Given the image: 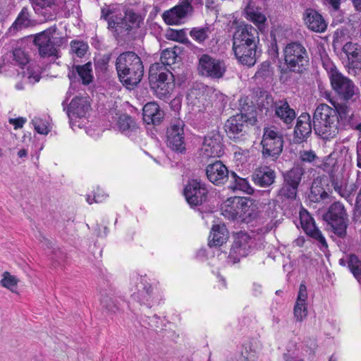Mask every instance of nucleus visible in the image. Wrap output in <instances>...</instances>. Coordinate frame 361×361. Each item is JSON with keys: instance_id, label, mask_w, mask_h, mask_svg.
<instances>
[{"instance_id": "nucleus-1", "label": "nucleus", "mask_w": 361, "mask_h": 361, "mask_svg": "<svg viewBox=\"0 0 361 361\" xmlns=\"http://www.w3.org/2000/svg\"><path fill=\"white\" fill-rule=\"evenodd\" d=\"M115 68L121 82L128 89H133L141 81L144 66L140 57L134 51L121 53L116 58Z\"/></svg>"}, {"instance_id": "nucleus-2", "label": "nucleus", "mask_w": 361, "mask_h": 361, "mask_svg": "<svg viewBox=\"0 0 361 361\" xmlns=\"http://www.w3.org/2000/svg\"><path fill=\"white\" fill-rule=\"evenodd\" d=\"M312 122L314 133L324 140H330L338 133L336 113L326 104H320L317 106Z\"/></svg>"}, {"instance_id": "nucleus-3", "label": "nucleus", "mask_w": 361, "mask_h": 361, "mask_svg": "<svg viewBox=\"0 0 361 361\" xmlns=\"http://www.w3.org/2000/svg\"><path fill=\"white\" fill-rule=\"evenodd\" d=\"M283 56L286 67L282 73L292 72L302 74L310 66V54L305 46L300 41H291L283 48Z\"/></svg>"}, {"instance_id": "nucleus-4", "label": "nucleus", "mask_w": 361, "mask_h": 361, "mask_svg": "<svg viewBox=\"0 0 361 361\" xmlns=\"http://www.w3.org/2000/svg\"><path fill=\"white\" fill-rule=\"evenodd\" d=\"M304 173V169L299 166L283 173V183L276 194V201L283 207L296 200L298 188Z\"/></svg>"}, {"instance_id": "nucleus-5", "label": "nucleus", "mask_w": 361, "mask_h": 361, "mask_svg": "<svg viewBox=\"0 0 361 361\" xmlns=\"http://www.w3.org/2000/svg\"><path fill=\"white\" fill-rule=\"evenodd\" d=\"M58 28L54 25L42 32L27 37L37 48L39 55L42 58L56 56L59 47L63 42L62 37H54Z\"/></svg>"}, {"instance_id": "nucleus-6", "label": "nucleus", "mask_w": 361, "mask_h": 361, "mask_svg": "<svg viewBox=\"0 0 361 361\" xmlns=\"http://www.w3.org/2000/svg\"><path fill=\"white\" fill-rule=\"evenodd\" d=\"M159 65L153 64L149 71V84L151 90L161 99H169L174 89V76L169 71L158 70Z\"/></svg>"}, {"instance_id": "nucleus-7", "label": "nucleus", "mask_w": 361, "mask_h": 361, "mask_svg": "<svg viewBox=\"0 0 361 361\" xmlns=\"http://www.w3.org/2000/svg\"><path fill=\"white\" fill-rule=\"evenodd\" d=\"M328 229L341 238L347 235L348 219L344 205L340 202L331 204L322 215Z\"/></svg>"}, {"instance_id": "nucleus-8", "label": "nucleus", "mask_w": 361, "mask_h": 361, "mask_svg": "<svg viewBox=\"0 0 361 361\" xmlns=\"http://www.w3.org/2000/svg\"><path fill=\"white\" fill-rule=\"evenodd\" d=\"M335 101L355 103L360 96L359 87L350 78L342 73L330 80Z\"/></svg>"}, {"instance_id": "nucleus-9", "label": "nucleus", "mask_w": 361, "mask_h": 361, "mask_svg": "<svg viewBox=\"0 0 361 361\" xmlns=\"http://www.w3.org/2000/svg\"><path fill=\"white\" fill-rule=\"evenodd\" d=\"M283 135L276 127L264 128L261 141L262 157L264 159H277L283 151Z\"/></svg>"}, {"instance_id": "nucleus-10", "label": "nucleus", "mask_w": 361, "mask_h": 361, "mask_svg": "<svg viewBox=\"0 0 361 361\" xmlns=\"http://www.w3.org/2000/svg\"><path fill=\"white\" fill-rule=\"evenodd\" d=\"M185 126V124L183 120L173 118L166 128V145L176 154H184L186 153Z\"/></svg>"}, {"instance_id": "nucleus-11", "label": "nucleus", "mask_w": 361, "mask_h": 361, "mask_svg": "<svg viewBox=\"0 0 361 361\" xmlns=\"http://www.w3.org/2000/svg\"><path fill=\"white\" fill-rule=\"evenodd\" d=\"M259 44V32L252 25L240 22L235 27L233 36V48L243 47H257Z\"/></svg>"}, {"instance_id": "nucleus-12", "label": "nucleus", "mask_w": 361, "mask_h": 361, "mask_svg": "<svg viewBox=\"0 0 361 361\" xmlns=\"http://www.w3.org/2000/svg\"><path fill=\"white\" fill-rule=\"evenodd\" d=\"M253 126L243 119L242 115L231 116L224 124L227 137L235 143L245 141L249 136L250 128Z\"/></svg>"}, {"instance_id": "nucleus-13", "label": "nucleus", "mask_w": 361, "mask_h": 361, "mask_svg": "<svg viewBox=\"0 0 361 361\" xmlns=\"http://www.w3.org/2000/svg\"><path fill=\"white\" fill-rule=\"evenodd\" d=\"M198 71L204 77L219 80L224 76L226 66L224 61L204 54L199 59Z\"/></svg>"}, {"instance_id": "nucleus-14", "label": "nucleus", "mask_w": 361, "mask_h": 361, "mask_svg": "<svg viewBox=\"0 0 361 361\" xmlns=\"http://www.w3.org/2000/svg\"><path fill=\"white\" fill-rule=\"evenodd\" d=\"M207 184L200 179H190L183 190L187 202L191 207L200 206L207 200Z\"/></svg>"}, {"instance_id": "nucleus-15", "label": "nucleus", "mask_w": 361, "mask_h": 361, "mask_svg": "<svg viewBox=\"0 0 361 361\" xmlns=\"http://www.w3.org/2000/svg\"><path fill=\"white\" fill-rule=\"evenodd\" d=\"M254 241L247 233L238 232L233 236V242L228 257L233 263H237L241 257L247 256L252 251Z\"/></svg>"}, {"instance_id": "nucleus-16", "label": "nucleus", "mask_w": 361, "mask_h": 361, "mask_svg": "<svg viewBox=\"0 0 361 361\" xmlns=\"http://www.w3.org/2000/svg\"><path fill=\"white\" fill-rule=\"evenodd\" d=\"M67 100L66 99L62 102V106L68 116L71 128L74 129L73 121L85 117L90 109V104L86 98L81 97H74L68 105L66 104Z\"/></svg>"}, {"instance_id": "nucleus-17", "label": "nucleus", "mask_w": 361, "mask_h": 361, "mask_svg": "<svg viewBox=\"0 0 361 361\" xmlns=\"http://www.w3.org/2000/svg\"><path fill=\"white\" fill-rule=\"evenodd\" d=\"M205 172L208 180L216 185H224L229 177L228 168L220 160L208 164Z\"/></svg>"}, {"instance_id": "nucleus-18", "label": "nucleus", "mask_w": 361, "mask_h": 361, "mask_svg": "<svg viewBox=\"0 0 361 361\" xmlns=\"http://www.w3.org/2000/svg\"><path fill=\"white\" fill-rule=\"evenodd\" d=\"M245 18L253 23L257 30L264 32L268 27L266 16L261 11V8L257 6L253 0H249L244 9Z\"/></svg>"}, {"instance_id": "nucleus-19", "label": "nucleus", "mask_w": 361, "mask_h": 361, "mask_svg": "<svg viewBox=\"0 0 361 361\" xmlns=\"http://www.w3.org/2000/svg\"><path fill=\"white\" fill-rule=\"evenodd\" d=\"M204 154L207 157H221L224 154L223 137L219 132H212L204 137Z\"/></svg>"}, {"instance_id": "nucleus-20", "label": "nucleus", "mask_w": 361, "mask_h": 361, "mask_svg": "<svg viewBox=\"0 0 361 361\" xmlns=\"http://www.w3.org/2000/svg\"><path fill=\"white\" fill-rule=\"evenodd\" d=\"M271 117L278 119L290 128L296 118V113L290 107L287 99L283 98L277 99L276 109Z\"/></svg>"}, {"instance_id": "nucleus-21", "label": "nucleus", "mask_w": 361, "mask_h": 361, "mask_svg": "<svg viewBox=\"0 0 361 361\" xmlns=\"http://www.w3.org/2000/svg\"><path fill=\"white\" fill-rule=\"evenodd\" d=\"M313 129L310 115L308 113H302L297 119L294 129V139L297 143L307 141L311 135Z\"/></svg>"}, {"instance_id": "nucleus-22", "label": "nucleus", "mask_w": 361, "mask_h": 361, "mask_svg": "<svg viewBox=\"0 0 361 361\" xmlns=\"http://www.w3.org/2000/svg\"><path fill=\"white\" fill-rule=\"evenodd\" d=\"M233 50L238 61L250 68L255 66L262 52L258 46L257 47L252 46L233 48Z\"/></svg>"}, {"instance_id": "nucleus-23", "label": "nucleus", "mask_w": 361, "mask_h": 361, "mask_svg": "<svg viewBox=\"0 0 361 361\" xmlns=\"http://www.w3.org/2000/svg\"><path fill=\"white\" fill-rule=\"evenodd\" d=\"M251 177L255 185L267 188L275 182L276 174L270 166H260L255 169Z\"/></svg>"}, {"instance_id": "nucleus-24", "label": "nucleus", "mask_w": 361, "mask_h": 361, "mask_svg": "<svg viewBox=\"0 0 361 361\" xmlns=\"http://www.w3.org/2000/svg\"><path fill=\"white\" fill-rule=\"evenodd\" d=\"M92 66L91 62L85 64L73 65L72 69L69 71L68 77L70 80L71 85L74 82H79L81 80L82 83L87 85L92 82Z\"/></svg>"}, {"instance_id": "nucleus-25", "label": "nucleus", "mask_w": 361, "mask_h": 361, "mask_svg": "<svg viewBox=\"0 0 361 361\" xmlns=\"http://www.w3.org/2000/svg\"><path fill=\"white\" fill-rule=\"evenodd\" d=\"M137 280L139 281L136 284L137 292H134L131 296L133 300L150 307L151 301L154 298L153 288L145 278L140 277Z\"/></svg>"}, {"instance_id": "nucleus-26", "label": "nucleus", "mask_w": 361, "mask_h": 361, "mask_svg": "<svg viewBox=\"0 0 361 361\" xmlns=\"http://www.w3.org/2000/svg\"><path fill=\"white\" fill-rule=\"evenodd\" d=\"M303 19L307 27L313 32L322 33L327 28V23L323 16L314 9H306Z\"/></svg>"}, {"instance_id": "nucleus-27", "label": "nucleus", "mask_w": 361, "mask_h": 361, "mask_svg": "<svg viewBox=\"0 0 361 361\" xmlns=\"http://www.w3.org/2000/svg\"><path fill=\"white\" fill-rule=\"evenodd\" d=\"M164 111L156 102H148L142 108V118L148 125H159L164 119Z\"/></svg>"}, {"instance_id": "nucleus-28", "label": "nucleus", "mask_w": 361, "mask_h": 361, "mask_svg": "<svg viewBox=\"0 0 361 361\" xmlns=\"http://www.w3.org/2000/svg\"><path fill=\"white\" fill-rule=\"evenodd\" d=\"M327 179H322L317 178L312 183L308 199L310 202L319 203L329 198V191L326 188L328 187Z\"/></svg>"}, {"instance_id": "nucleus-29", "label": "nucleus", "mask_w": 361, "mask_h": 361, "mask_svg": "<svg viewBox=\"0 0 361 361\" xmlns=\"http://www.w3.org/2000/svg\"><path fill=\"white\" fill-rule=\"evenodd\" d=\"M342 51L347 56L348 66L361 70V47L357 43L348 42L342 47Z\"/></svg>"}, {"instance_id": "nucleus-30", "label": "nucleus", "mask_w": 361, "mask_h": 361, "mask_svg": "<svg viewBox=\"0 0 361 361\" xmlns=\"http://www.w3.org/2000/svg\"><path fill=\"white\" fill-rule=\"evenodd\" d=\"M257 109L262 114L269 117L273 115L277 100H274L273 96L269 92L260 90L257 94Z\"/></svg>"}, {"instance_id": "nucleus-31", "label": "nucleus", "mask_w": 361, "mask_h": 361, "mask_svg": "<svg viewBox=\"0 0 361 361\" xmlns=\"http://www.w3.org/2000/svg\"><path fill=\"white\" fill-rule=\"evenodd\" d=\"M274 68L269 61L261 63L255 72L253 79L259 85H265L270 84L274 80Z\"/></svg>"}, {"instance_id": "nucleus-32", "label": "nucleus", "mask_w": 361, "mask_h": 361, "mask_svg": "<svg viewBox=\"0 0 361 361\" xmlns=\"http://www.w3.org/2000/svg\"><path fill=\"white\" fill-rule=\"evenodd\" d=\"M240 114L236 115H242L243 119L246 120L251 125H256L257 122V110L253 101L248 97H241L239 100Z\"/></svg>"}, {"instance_id": "nucleus-33", "label": "nucleus", "mask_w": 361, "mask_h": 361, "mask_svg": "<svg viewBox=\"0 0 361 361\" xmlns=\"http://www.w3.org/2000/svg\"><path fill=\"white\" fill-rule=\"evenodd\" d=\"M240 201H243L241 197L235 196L227 199L221 206V214L228 219L239 221Z\"/></svg>"}, {"instance_id": "nucleus-34", "label": "nucleus", "mask_w": 361, "mask_h": 361, "mask_svg": "<svg viewBox=\"0 0 361 361\" xmlns=\"http://www.w3.org/2000/svg\"><path fill=\"white\" fill-rule=\"evenodd\" d=\"M352 104L340 101L332 102L334 106L333 110H334L337 117V126H338L339 123L344 126L350 124L351 121V115L350 114V105Z\"/></svg>"}, {"instance_id": "nucleus-35", "label": "nucleus", "mask_w": 361, "mask_h": 361, "mask_svg": "<svg viewBox=\"0 0 361 361\" xmlns=\"http://www.w3.org/2000/svg\"><path fill=\"white\" fill-rule=\"evenodd\" d=\"M117 125L120 131L128 137L131 136L132 133H135L138 129L135 120L128 114H123L119 116Z\"/></svg>"}, {"instance_id": "nucleus-36", "label": "nucleus", "mask_w": 361, "mask_h": 361, "mask_svg": "<svg viewBox=\"0 0 361 361\" xmlns=\"http://www.w3.org/2000/svg\"><path fill=\"white\" fill-rule=\"evenodd\" d=\"M210 238L208 243L209 247L221 246L228 238L227 230L219 225H214L212 227Z\"/></svg>"}, {"instance_id": "nucleus-37", "label": "nucleus", "mask_w": 361, "mask_h": 361, "mask_svg": "<svg viewBox=\"0 0 361 361\" xmlns=\"http://www.w3.org/2000/svg\"><path fill=\"white\" fill-rule=\"evenodd\" d=\"M231 178L232 179L231 188L234 190H238L248 195L254 193V189L251 187L246 178L239 177L233 171L231 172Z\"/></svg>"}, {"instance_id": "nucleus-38", "label": "nucleus", "mask_w": 361, "mask_h": 361, "mask_svg": "<svg viewBox=\"0 0 361 361\" xmlns=\"http://www.w3.org/2000/svg\"><path fill=\"white\" fill-rule=\"evenodd\" d=\"M166 37L168 39L179 42L188 47H193L192 43L187 37L186 32L184 29L173 30L169 29L166 33Z\"/></svg>"}, {"instance_id": "nucleus-39", "label": "nucleus", "mask_w": 361, "mask_h": 361, "mask_svg": "<svg viewBox=\"0 0 361 361\" xmlns=\"http://www.w3.org/2000/svg\"><path fill=\"white\" fill-rule=\"evenodd\" d=\"M112 54V53L105 54L102 55L99 58L94 59V68L97 75H106L109 72V63Z\"/></svg>"}, {"instance_id": "nucleus-40", "label": "nucleus", "mask_w": 361, "mask_h": 361, "mask_svg": "<svg viewBox=\"0 0 361 361\" xmlns=\"http://www.w3.org/2000/svg\"><path fill=\"white\" fill-rule=\"evenodd\" d=\"M30 25L31 20L28 8L23 7L12 24L11 27L16 30H21L22 28L29 27Z\"/></svg>"}, {"instance_id": "nucleus-41", "label": "nucleus", "mask_w": 361, "mask_h": 361, "mask_svg": "<svg viewBox=\"0 0 361 361\" xmlns=\"http://www.w3.org/2000/svg\"><path fill=\"white\" fill-rule=\"evenodd\" d=\"M242 199L243 201L240 202L241 207H240L239 221H248L252 217L254 212L252 202L246 197H242Z\"/></svg>"}, {"instance_id": "nucleus-42", "label": "nucleus", "mask_w": 361, "mask_h": 361, "mask_svg": "<svg viewBox=\"0 0 361 361\" xmlns=\"http://www.w3.org/2000/svg\"><path fill=\"white\" fill-rule=\"evenodd\" d=\"M182 53V49L178 47L167 48L161 54V59L164 63L167 65L175 63L177 57Z\"/></svg>"}, {"instance_id": "nucleus-43", "label": "nucleus", "mask_w": 361, "mask_h": 361, "mask_svg": "<svg viewBox=\"0 0 361 361\" xmlns=\"http://www.w3.org/2000/svg\"><path fill=\"white\" fill-rule=\"evenodd\" d=\"M173 8L181 19L192 15L194 11L191 0H179V3Z\"/></svg>"}, {"instance_id": "nucleus-44", "label": "nucleus", "mask_w": 361, "mask_h": 361, "mask_svg": "<svg viewBox=\"0 0 361 361\" xmlns=\"http://www.w3.org/2000/svg\"><path fill=\"white\" fill-rule=\"evenodd\" d=\"M211 30L209 26L196 27L191 29L190 36L198 43H203L209 37Z\"/></svg>"}, {"instance_id": "nucleus-45", "label": "nucleus", "mask_w": 361, "mask_h": 361, "mask_svg": "<svg viewBox=\"0 0 361 361\" xmlns=\"http://www.w3.org/2000/svg\"><path fill=\"white\" fill-rule=\"evenodd\" d=\"M101 305L108 312L116 313L120 309V304L116 298L108 295H102Z\"/></svg>"}, {"instance_id": "nucleus-46", "label": "nucleus", "mask_w": 361, "mask_h": 361, "mask_svg": "<svg viewBox=\"0 0 361 361\" xmlns=\"http://www.w3.org/2000/svg\"><path fill=\"white\" fill-rule=\"evenodd\" d=\"M300 223L302 228L307 235L317 228L314 219L306 211L300 212Z\"/></svg>"}, {"instance_id": "nucleus-47", "label": "nucleus", "mask_w": 361, "mask_h": 361, "mask_svg": "<svg viewBox=\"0 0 361 361\" xmlns=\"http://www.w3.org/2000/svg\"><path fill=\"white\" fill-rule=\"evenodd\" d=\"M348 267L355 278L361 280V261L355 255H350L348 260Z\"/></svg>"}, {"instance_id": "nucleus-48", "label": "nucleus", "mask_w": 361, "mask_h": 361, "mask_svg": "<svg viewBox=\"0 0 361 361\" xmlns=\"http://www.w3.org/2000/svg\"><path fill=\"white\" fill-rule=\"evenodd\" d=\"M322 66L324 68L326 71L327 75L329 78V80H331L334 78L336 77L339 74L341 73L334 63L330 60L329 58L325 57L322 59Z\"/></svg>"}, {"instance_id": "nucleus-49", "label": "nucleus", "mask_w": 361, "mask_h": 361, "mask_svg": "<svg viewBox=\"0 0 361 361\" xmlns=\"http://www.w3.org/2000/svg\"><path fill=\"white\" fill-rule=\"evenodd\" d=\"M71 49L77 56L82 58L85 55L88 49V45L82 41H73L71 43Z\"/></svg>"}, {"instance_id": "nucleus-50", "label": "nucleus", "mask_w": 361, "mask_h": 361, "mask_svg": "<svg viewBox=\"0 0 361 361\" xmlns=\"http://www.w3.org/2000/svg\"><path fill=\"white\" fill-rule=\"evenodd\" d=\"M348 36V30L345 28H338L333 35V46L334 48L341 47Z\"/></svg>"}, {"instance_id": "nucleus-51", "label": "nucleus", "mask_w": 361, "mask_h": 361, "mask_svg": "<svg viewBox=\"0 0 361 361\" xmlns=\"http://www.w3.org/2000/svg\"><path fill=\"white\" fill-rule=\"evenodd\" d=\"M1 285L11 290L16 287L18 283V279L15 276L11 275L8 271H5L3 274V278L0 281Z\"/></svg>"}, {"instance_id": "nucleus-52", "label": "nucleus", "mask_w": 361, "mask_h": 361, "mask_svg": "<svg viewBox=\"0 0 361 361\" xmlns=\"http://www.w3.org/2000/svg\"><path fill=\"white\" fill-rule=\"evenodd\" d=\"M13 60L16 63L21 67L29 62V56L22 49H16L13 51Z\"/></svg>"}, {"instance_id": "nucleus-53", "label": "nucleus", "mask_w": 361, "mask_h": 361, "mask_svg": "<svg viewBox=\"0 0 361 361\" xmlns=\"http://www.w3.org/2000/svg\"><path fill=\"white\" fill-rule=\"evenodd\" d=\"M162 18L167 25H175L181 19L173 8L164 11Z\"/></svg>"}, {"instance_id": "nucleus-54", "label": "nucleus", "mask_w": 361, "mask_h": 361, "mask_svg": "<svg viewBox=\"0 0 361 361\" xmlns=\"http://www.w3.org/2000/svg\"><path fill=\"white\" fill-rule=\"evenodd\" d=\"M35 130L39 134L47 135L49 132L46 122L39 118H35L32 120Z\"/></svg>"}, {"instance_id": "nucleus-55", "label": "nucleus", "mask_w": 361, "mask_h": 361, "mask_svg": "<svg viewBox=\"0 0 361 361\" xmlns=\"http://www.w3.org/2000/svg\"><path fill=\"white\" fill-rule=\"evenodd\" d=\"M307 235L317 240L320 243L321 249H326L328 247L325 238L317 227L312 230V231H310Z\"/></svg>"}, {"instance_id": "nucleus-56", "label": "nucleus", "mask_w": 361, "mask_h": 361, "mask_svg": "<svg viewBox=\"0 0 361 361\" xmlns=\"http://www.w3.org/2000/svg\"><path fill=\"white\" fill-rule=\"evenodd\" d=\"M294 317L298 322H302L307 316L306 305L302 303H295L293 310Z\"/></svg>"}, {"instance_id": "nucleus-57", "label": "nucleus", "mask_w": 361, "mask_h": 361, "mask_svg": "<svg viewBox=\"0 0 361 361\" xmlns=\"http://www.w3.org/2000/svg\"><path fill=\"white\" fill-rule=\"evenodd\" d=\"M33 8L35 12L39 13L40 10H47V8H51L54 4L49 0H32Z\"/></svg>"}, {"instance_id": "nucleus-58", "label": "nucleus", "mask_w": 361, "mask_h": 361, "mask_svg": "<svg viewBox=\"0 0 361 361\" xmlns=\"http://www.w3.org/2000/svg\"><path fill=\"white\" fill-rule=\"evenodd\" d=\"M132 29V25L128 22L126 18L121 24L116 25V27L113 30V31L115 32L116 36H119L125 32L128 33Z\"/></svg>"}, {"instance_id": "nucleus-59", "label": "nucleus", "mask_w": 361, "mask_h": 361, "mask_svg": "<svg viewBox=\"0 0 361 361\" xmlns=\"http://www.w3.org/2000/svg\"><path fill=\"white\" fill-rule=\"evenodd\" d=\"M361 188L356 197L355 205L353 210V221L361 224V203H360Z\"/></svg>"}, {"instance_id": "nucleus-60", "label": "nucleus", "mask_w": 361, "mask_h": 361, "mask_svg": "<svg viewBox=\"0 0 361 361\" xmlns=\"http://www.w3.org/2000/svg\"><path fill=\"white\" fill-rule=\"evenodd\" d=\"M160 318L157 315L154 314L152 317L145 315L144 318H142V321L144 324H147L149 328L157 329L159 328V320Z\"/></svg>"}, {"instance_id": "nucleus-61", "label": "nucleus", "mask_w": 361, "mask_h": 361, "mask_svg": "<svg viewBox=\"0 0 361 361\" xmlns=\"http://www.w3.org/2000/svg\"><path fill=\"white\" fill-rule=\"evenodd\" d=\"M317 158L316 154L312 150L302 151L300 153V159L303 162H312Z\"/></svg>"}, {"instance_id": "nucleus-62", "label": "nucleus", "mask_w": 361, "mask_h": 361, "mask_svg": "<svg viewBox=\"0 0 361 361\" xmlns=\"http://www.w3.org/2000/svg\"><path fill=\"white\" fill-rule=\"evenodd\" d=\"M307 298V287L304 283H301L299 287V291L297 298V303H302L306 305V300Z\"/></svg>"}, {"instance_id": "nucleus-63", "label": "nucleus", "mask_w": 361, "mask_h": 361, "mask_svg": "<svg viewBox=\"0 0 361 361\" xmlns=\"http://www.w3.org/2000/svg\"><path fill=\"white\" fill-rule=\"evenodd\" d=\"M126 18L128 22L132 25V27L135 25L139 26L140 22V16L136 13L132 11H129L126 13Z\"/></svg>"}, {"instance_id": "nucleus-64", "label": "nucleus", "mask_w": 361, "mask_h": 361, "mask_svg": "<svg viewBox=\"0 0 361 361\" xmlns=\"http://www.w3.org/2000/svg\"><path fill=\"white\" fill-rule=\"evenodd\" d=\"M267 51L269 57L272 60L275 61V59L279 57V47L275 39L270 42Z\"/></svg>"}]
</instances>
